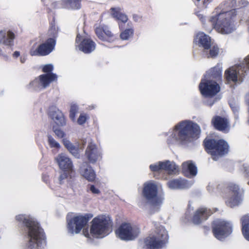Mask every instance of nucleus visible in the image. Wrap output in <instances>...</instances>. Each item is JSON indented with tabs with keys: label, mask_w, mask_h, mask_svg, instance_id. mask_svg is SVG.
Wrapping results in <instances>:
<instances>
[{
	"label": "nucleus",
	"mask_w": 249,
	"mask_h": 249,
	"mask_svg": "<svg viewBox=\"0 0 249 249\" xmlns=\"http://www.w3.org/2000/svg\"><path fill=\"white\" fill-rule=\"evenodd\" d=\"M22 222L24 230L25 249H43L47 245V237L44 229L40 224L32 218L19 214L16 217Z\"/></svg>",
	"instance_id": "1"
},
{
	"label": "nucleus",
	"mask_w": 249,
	"mask_h": 249,
	"mask_svg": "<svg viewBox=\"0 0 249 249\" xmlns=\"http://www.w3.org/2000/svg\"><path fill=\"white\" fill-rule=\"evenodd\" d=\"M200 132V128L196 123L191 121H182L175 126L174 137L177 141L186 143L197 139Z\"/></svg>",
	"instance_id": "2"
},
{
	"label": "nucleus",
	"mask_w": 249,
	"mask_h": 249,
	"mask_svg": "<svg viewBox=\"0 0 249 249\" xmlns=\"http://www.w3.org/2000/svg\"><path fill=\"white\" fill-rule=\"evenodd\" d=\"M236 15V10L232 9L211 17L209 21L213 28L218 33L223 34H229L233 30V18Z\"/></svg>",
	"instance_id": "3"
},
{
	"label": "nucleus",
	"mask_w": 249,
	"mask_h": 249,
	"mask_svg": "<svg viewBox=\"0 0 249 249\" xmlns=\"http://www.w3.org/2000/svg\"><path fill=\"white\" fill-rule=\"evenodd\" d=\"M203 145L205 151L214 160L228 154L230 150L228 143L222 139L207 137L203 141Z\"/></svg>",
	"instance_id": "4"
},
{
	"label": "nucleus",
	"mask_w": 249,
	"mask_h": 249,
	"mask_svg": "<svg viewBox=\"0 0 249 249\" xmlns=\"http://www.w3.org/2000/svg\"><path fill=\"white\" fill-rule=\"evenodd\" d=\"M158 186L155 183L148 181L143 184L142 195L152 206L150 209V214L158 211L162 202V198L158 196Z\"/></svg>",
	"instance_id": "5"
},
{
	"label": "nucleus",
	"mask_w": 249,
	"mask_h": 249,
	"mask_svg": "<svg viewBox=\"0 0 249 249\" xmlns=\"http://www.w3.org/2000/svg\"><path fill=\"white\" fill-rule=\"evenodd\" d=\"M194 42L200 47L203 48L202 53L207 58H215L219 54V48L217 45L211 43V37L201 32L196 35Z\"/></svg>",
	"instance_id": "6"
},
{
	"label": "nucleus",
	"mask_w": 249,
	"mask_h": 249,
	"mask_svg": "<svg viewBox=\"0 0 249 249\" xmlns=\"http://www.w3.org/2000/svg\"><path fill=\"white\" fill-rule=\"evenodd\" d=\"M111 15L118 22L119 28L121 31L120 37L123 40H127L133 36L134 30L132 27L124 29V24L128 21L127 16L121 12L119 7H112L110 9Z\"/></svg>",
	"instance_id": "7"
},
{
	"label": "nucleus",
	"mask_w": 249,
	"mask_h": 249,
	"mask_svg": "<svg viewBox=\"0 0 249 249\" xmlns=\"http://www.w3.org/2000/svg\"><path fill=\"white\" fill-rule=\"evenodd\" d=\"M213 236L219 240H222L231 234L232 227L231 223L224 219H217L211 224Z\"/></svg>",
	"instance_id": "8"
},
{
	"label": "nucleus",
	"mask_w": 249,
	"mask_h": 249,
	"mask_svg": "<svg viewBox=\"0 0 249 249\" xmlns=\"http://www.w3.org/2000/svg\"><path fill=\"white\" fill-rule=\"evenodd\" d=\"M168 235L163 229H160L155 235L148 236L144 239V243L147 249H160L167 243Z\"/></svg>",
	"instance_id": "9"
},
{
	"label": "nucleus",
	"mask_w": 249,
	"mask_h": 249,
	"mask_svg": "<svg viewBox=\"0 0 249 249\" xmlns=\"http://www.w3.org/2000/svg\"><path fill=\"white\" fill-rule=\"evenodd\" d=\"M56 160L63 172L59 177L60 183L65 179L72 178L75 176V171L73 169V164L71 160L66 155L60 154L56 158Z\"/></svg>",
	"instance_id": "10"
},
{
	"label": "nucleus",
	"mask_w": 249,
	"mask_h": 249,
	"mask_svg": "<svg viewBox=\"0 0 249 249\" xmlns=\"http://www.w3.org/2000/svg\"><path fill=\"white\" fill-rule=\"evenodd\" d=\"M57 80V76L55 73L43 74L32 81L28 87L29 89L39 91L47 88L52 82Z\"/></svg>",
	"instance_id": "11"
},
{
	"label": "nucleus",
	"mask_w": 249,
	"mask_h": 249,
	"mask_svg": "<svg viewBox=\"0 0 249 249\" xmlns=\"http://www.w3.org/2000/svg\"><path fill=\"white\" fill-rule=\"evenodd\" d=\"M228 195L225 194V188L223 189L222 196L226 200L227 205L231 207L237 206L242 200L241 195L239 193L238 186L233 183H229L226 188Z\"/></svg>",
	"instance_id": "12"
},
{
	"label": "nucleus",
	"mask_w": 249,
	"mask_h": 249,
	"mask_svg": "<svg viewBox=\"0 0 249 249\" xmlns=\"http://www.w3.org/2000/svg\"><path fill=\"white\" fill-rule=\"evenodd\" d=\"M93 217L92 214L86 213L73 217L68 222V229L71 234L79 233Z\"/></svg>",
	"instance_id": "13"
},
{
	"label": "nucleus",
	"mask_w": 249,
	"mask_h": 249,
	"mask_svg": "<svg viewBox=\"0 0 249 249\" xmlns=\"http://www.w3.org/2000/svg\"><path fill=\"white\" fill-rule=\"evenodd\" d=\"M219 85L215 81L204 79L199 84V89L202 96L207 98H213L220 90Z\"/></svg>",
	"instance_id": "14"
},
{
	"label": "nucleus",
	"mask_w": 249,
	"mask_h": 249,
	"mask_svg": "<svg viewBox=\"0 0 249 249\" xmlns=\"http://www.w3.org/2000/svg\"><path fill=\"white\" fill-rule=\"evenodd\" d=\"M56 41L53 38H47L45 42L40 44L35 49L32 47L29 52L31 56H46L54 49Z\"/></svg>",
	"instance_id": "15"
},
{
	"label": "nucleus",
	"mask_w": 249,
	"mask_h": 249,
	"mask_svg": "<svg viewBox=\"0 0 249 249\" xmlns=\"http://www.w3.org/2000/svg\"><path fill=\"white\" fill-rule=\"evenodd\" d=\"M108 226V220L105 216H98L92 220L90 233L93 235H102L107 230Z\"/></svg>",
	"instance_id": "16"
},
{
	"label": "nucleus",
	"mask_w": 249,
	"mask_h": 249,
	"mask_svg": "<svg viewBox=\"0 0 249 249\" xmlns=\"http://www.w3.org/2000/svg\"><path fill=\"white\" fill-rule=\"evenodd\" d=\"M116 233L122 240H132L138 235L139 230L133 228L129 223H124L116 230Z\"/></svg>",
	"instance_id": "17"
},
{
	"label": "nucleus",
	"mask_w": 249,
	"mask_h": 249,
	"mask_svg": "<svg viewBox=\"0 0 249 249\" xmlns=\"http://www.w3.org/2000/svg\"><path fill=\"white\" fill-rule=\"evenodd\" d=\"M95 33L98 38L103 42L112 43L118 39V36L113 34L106 25L101 24L95 28Z\"/></svg>",
	"instance_id": "18"
},
{
	"label": "nucleus",
	"mask_w": 249,
	"mask_h": 249,
	"mask_svg": "<svg viewBox=\"0 0 249 249\" xmlns=\"http://www.w3.org/2000/svg\"><path fill=\"white\" fill-rule=\"evenodd\" d=\"M217 210V208L211 209L206 207L199 208L195 212L191 221L195 225H199L207 220L212 214Z\"/></svg>",
	"instance_id": "19"
},
{
	"label": "nucleus",
	"mask_w": 249,
	"mask_h": 249,
	"mask_svg": "<svg viewBox=\"0 0 249 249\" xmlns=\"http://www.w3.org/2000/svg\"><path fill=\"white\" fill-rule=\"evenodd\" d=\"M211 123L214 128L219 131L227 133L230 130V121L227 117L214 115L212 118Z\"/></svg>",
	"instance_id": "20"
},
{
	"label": "nucleus",
	"mask_w": 249,
	"mask_h": 249,
	"mask_svg": "<svg viewBox=\"0 0 249 249\" xmlns=\"http://www.w3.org/2000/svg\"><path fill=\"white\" fill-rule=\"evenodd\" d=\"M224 78L228 84H236L242 81V76L239 73V66H232L227 69L224 72Z\"/></svg>",
	"instance_id": "21"
},
{
	"label": "nucleus",
	"mask_w": 249,
	"mask_h": 249,
	"mask_svg": "<svg viewBox=\"0 0 249 249\" xmlns=\"http://www.w3.org/2000/svg\"><path fill=\"white\" fill-rule=\"evenodd\" d=\"M85 156L89 162L91 163H95L102 158L101 152L97 145L92 142L89 143L85 151Z\"/></svg>",
	"instance_id": "22"
},
{
	"label": "nucleus",
	"mask_w": 249,
	"mask_h": 249,
	"mask_svg": "<svg viewBox=\"0 0 249 249\" xmlns=\"http://www.w3.org/2000/svg\"><path fill=\"white\" fill-rule=\"evenodd\" d=\"M53 131L58 138H63L62 142L65 147L74 156H76L79 154V149L78 147L74 146L69 140L64 138L65 134L61 129L55 128L53 127Z\"/></svg>",
	"instance_id": "23"
},
{
	"label": "nucleus",
	"mask_w": 249,
	"mask_h": 249,
	"mask_svg": "<svg viewBox=\"0 0 249 249\" xmlns=\"http://www.w3.org/2000/svg\"><path fill=\"white\" fill-rule=\"evenodd\" d=\"M181 172L184 176L190 178L196 175L197 169L192 160H187L182 163Z\"/></svg>",
	"instance_id": "24"
},
{
	"label": "nucleus",
	"mask_w": 249,
	"mask_h": 249,
	"mask_svg": "<svg viewBox=\"0 0 249 249\" xmlns=\"http://www.w3.org/2000/svg\"><path fill=\"white\" fill-rule=\"evenodd\" d=\"M96 47V43L90 38H83L79 44V49L85 53H89Z\"/></svg>",
	"instance_id": "25"
},
{
	"label": "nucleus",
	"mask_w": 249,
	"mask_h": 249,
	"mask_svg": "<svg viewBox=\"0 0 249 249\" xmlns=\"http://www.w3.org/2000/svg\"><path fill=\"white\" fill-rule=\"evenodd\" d=\"M15 34L11 31L6 32L5 31H0V44L12 46L15 39Z\"/></svg>",
	"instance_id": "26"
},
{
	"label": "nucleus",
	"mask_w": 249,
	"mask_h": 249,
	"mask_svg": "<svg viewBox=\"0 0 249 249\" xmlns=\"http://www.w3.org/2000/svg\"><path fill=\"white\" fill-rule=\"evenodd\" d=\"M49 115L57 125L64 126L66 124V119L62 112L59 109H55L54 110L50 111Z\"/></svg>",
	"instance_id": "27"
},
{
	"label": "nucleus",
	"mask_w": 249,
	"mask_h": 249,
	"mask_svg": "<svg viewBox=\"0 0 249 249\" xmlns=\"http://www.w3.org/2000/svg\"><path fill=\"white\" fill-rule=\"evenodd\" d=\"M207 79L219 80L222 78V69L218 65L208 70L205 75Z\"/></svg>",
	"instance_id": "28"
},
{
	"label": "nucleus",
	"mask_w": 249,
	"mask_h": 249,
	"mask_svg": "<svg viewBox=\"0 0 249 249\" xmlns=\"http://www.w3.org/2000/svg\"><path fill=\"white\" fill-rule=\"evenodd\" d=\"M187 181L181 178L173 179L167 182L169 188L172 189H183L187 187Z\"/></svg>",
	"instance_id": "29"
},
{
	"label": "nucleus",
	"mask_w": 249,
	"mask_h": 249,
	"mask_svg": "<svg viewBox=\"0 0 249 249\" xmlns=\"http://www.w3.org/2000/svg\"><path fill=\"white\" fill-rule=\"evenodd\" d=\"M162 162L163 171H166L168 175L178 174V168L174 162L169 160Z\"/></svg>",
	"instance_id": "30"
},
{
	"label": "nucleus",
	"mask_w": 249,
	"mask_h": 249,
	"mask_svg": "<svg viewBox=\"0 0 249 249\" xmlns=\"http://www.w3.org/2000/svg\"><path fill=\"white\" fill-rule=\"evenodd\" d=\"M242 232L245 238L249 241V215H244L241 218Z\"/></svg>",
	"instance_id": "31"
},
{
	"label": "nucleus",
	"mask_w": 249,
	"mask_h": 249,
	"mask_svg": "<svg viewBox=\"0 0 249 249\" xmlns=\"http://www.w3.org/2000/svg\"><path fill=\"white\" fill-rule=\"evenodd\" d=\"M150 170L154 173V176L157 179L162 178V176L160 175L163 172V162L159 161L157 163L151 164L149 166Z\"/></svg>",
	"instance_id": "32"
},
{
	"label": "nucleus",
	"mask_w": 249,
	"mask_h": 249,
	"mask_svg": "<svg viewBox=\"0 0 249 249\" xmlns=\"http://www.w3.org/2000/svg\"><path fill=\"white\" fill-rule=\"evenodd\" d=\"M83 176L85 177L89 181H93L95 180L96 175L93 169L90 166H88L82 171Z\"/></svg>",
	"instance_id": "33"
},
{
	"label": "nucleus",
	"mask_w": 249,
	"mask_h": 249,
	"mask_svg": "<svg viewBox=\"0 0 249 249\" xmlns=\"http://www.w3.org/2000/svg\"><path fill=\"white\" fill-rule=\"evenodd\" d=\"M82 0H67V6L72 10H78L81 8V1Z\"/></svg>",
	"instance_id": "34"
},
{
	"label": "nucleus",
	"mask_w": 249,
	"mask_h": 249,
	"mask_svg": "<svg viewBox=\"0 0 249 249\" xmlns=\"http://www.w3.org/2000/svg\"><path fill=\"white\" fill-rule=\"evenodd\" d=\"M58 30L56 27L54 23L52 22L48 32V35L50 36L48 38H53L56 41V38L58 36Z\"/></svg>",
	"instance_id": "35"
},
{
	"label": "nucleus",
	"mask_w": 249,
	"mask_h": 249,
	"mask_svg": "<svg viewBox=\"0 0 249 249\" xmlns=\"http://www.w3.org/2000/svg\"><path fill=\"white\" fill-rule=\"evenodd\" d=\"M77 111H78V108L76 106H71L70 110L69 117H70V118L72 121L75 120L76 114L77 112Z\"/></svg>",
	"instance_id": "36"
},
{
	"label": "nucleus",
	"mask_w": 249,
	"mask_h": 249,
	"mask_svg": "<svg viewBox=\"0 0 249 249\" xmlns=\"http://www.w3.org/2000/svg\"><path fill=\"white\" fill-rule=\"evenodd\" d=\"M48 142L50 147L52 148H59L60 147L59 144L50 135L48 136Z\"/></svg>",
	"instance_id": "37"
},
{
	"label": "nucleus",
	"mask_w": 249,
	"mask_h": 249,
	"mask_svg": "<svg viewBox=\"0 0 249 249\" xmlns=\"http://www.w3.org/2000/svg\"><path fill=\"white\" fill-rule=\"evenodd\" d=\"M53 67L52 64H47L43 66L42 68V71L45 74L53 73L52 71H53Z\"/></svg>",
	"instance_id": "38"
},
{
	"label": "nucleus",
	"mask_w": 249,
	"mask_h": 249,
	"mask_svg": "<svg viewBox=\"0 0 249 249\" xmlns=\"http://www.w3.org/2000/svg\"><path fill=\"white\" fill-rule=\"evenodd\" d=\"M87 119L88 117L86 114H81L77 119V123L79 124L82 125L86 123Z\"/></svg>",
	"instance_id": "39"
},
{
	"label": "nucleus",
	"mask_w": 249,
	"mask_h": 249,
	"mask_svg": "<svg viewBox=\"0 0 249 249\" xmlns=\"http://www.w3.org/2000/svg\"><path fill=\"white\" fill-rule=\"evenodd\" d=\"M90 190L93 194H98L100 193V191L99 189L96 188L93 185H90Z\"/></svg>",
	"instance_id": "40"
},
{
	"label": "nucleus",
	"mask_w": 249,
	"mask_h": 249,
	"mask_svg": "<svg viewBox=\"0 0 249 249\" xmlns=\"http://www.w3.org/2000/svg\"><path fill=\"white\" fill-rule=\"evenodd\" d=\"M244 61L247 67L249 70V54L245 58Z\"/></svg>",
	"instance_id": "41"
},
{
	"label": "nucleus",
	"mask_w": 249,
	"mask_h": 249,
	"mask_svg": "<svg viewBox=\"0 0 249 249\" xmlns=\"http://www.w3.org/2000/svg\"><path fill=\"white\" fill-rule=\"evenodd\" d=\"M141 18H142V17L139 16V15H133V19L135 21H138L140 20H141Z\"/></svg>",
	"instance_id": "42"
},
{
	"label": "nucleus",
	"mask_w": 249,
	"mask_h": 249,
	"mask_svg": "<svg viewBox=\"0 0 249 249\" xmlns=\"http://www.w3.org/2000/svg\"><path fill=\"white\" fill-rule=\"evenodd\" d=\"M202 229L204 230V231L205 233L208 232L210 231V227L208 226H203L202 227Z\"/></svg>",
	"instance_id": "43"
},
{
	"label": "nucleus",
	"mask_w": 249,
	"mask_h": 249,
	"mask_svg": "<svg viewBox=\"0 0 249 249\" xmlns=\"http://www.w3.org/2000/svg\"><path fill=\"white\" fill-rule=\"evenodd\" d=\"M13 57L15 58H18L20 55V53L18 51H15L13 54Z\"/></svg>",
	"instance_id": "44"
},
{
	"label": "nucleus",
	"mask_w": 249,
	"mask_h": 249,
	"mask_svg": "<svg viewBox=\"0 0 249 249\" xmlns=\"http://www.w3.org/2000/svg\"><path fill=\"white\" fill-rule=\"evenodd\" d=\"M245 101L246 104L249 107V93L246 95Z\"/></svg>",
	"instance_id": "45"
},
{
	"label": "nucleus",
	"mask_w": 249,
	"mask_h": 249,
	"mask_svg": "<svg viewBox=\"0 0 249 249\" xmlns=\"http://www.w3.org/2000/svg\"><path fill=\"white\" fill-rule=\"evenodd\" d=\"M81 37V36L79 34H78L76 36V42H77L78 41H79Z\"/></svg>",
	"instance_id": "46"
},
{
	"label": "nucleus",
	"mask_w": 249,
	"mask_h": 249,
	"mask_svg": "<svg viewBox=\"0 0 249 249\" xmlns=\"http://www.w3.org/2000/svg\"><path fill=\"white\" fill-rule=\"evenodd\" d=\"M25 60L26 59L24 58V57H21L20 58V62L22 63H24L25 61Z\"/></svg>",
	"instance_id": "47"
},
{
	"label": "nucleus",
	"mask_w": 249,
	"mask_h": 249,
	"mask_svg": "<svg viewBox=\"0 0 249 249\" xmlns=\"http://www.w3.org/2000/svg\"><path fill=\"white\" fill-rule=\"evenodd\" d=\"M232 109L233 111H234V112L238 111V109L236 107H232Z\"/></svg>",
	"instance_id": "48"
},
{
	"label": "nucleus",
	"mask_w": 249,
	"mask_h": 249,
	"mask_svg": "<svg viewBox=\"0 0 249 249\" xmlns=\"http://www.w3.org/2000/svg\"><path fill=\"white\" fill-rule=\"evenodd\" d=\"M198 16L199 17L200 19H201V18H203V16L202 15H198Z\"/></svg>",
	"instance_id": "49"
},
{
	"label": "nucleus",
	"mask_w": 249,
	"mask_h": 249,
	"mask_svg": "<svg viewBox=\"0 0 249 249\" xmlns=\"http://www.w3.org/2000/svg\"><path fill=\"white\" fill-rule=\"evenodd\" d=\"M246 174L247 177L249 176V172H247Z\"/></svg>",
	"instance_id": "50"
},
{
	"label": "nucleus",
	"mask_w": 249,
	"mask_h": 249,
	"mask_svg": "<svg viewBox=\"0 0 249 249\" xmlns=\"http://www.w3.org/2000/svg\"><path fill=\"white\" fill-rule=\"evenodd\" d=\"M248 184L249 185V182H248Z\"/></svg>",
	"instance_id": "51"
}]
</instances>
